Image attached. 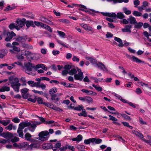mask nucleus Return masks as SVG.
<instances>
[{
  "label": "nucleus",
  "mask_w": 151,
  "mask_h": 151,
  "mask_svg": "<svg viewBox=\"0 0 151 151\" xmlns=\"http://www.w3.org/2000/svg\"><path fill=\"white\" fill-rule=\"evenodd\" d=\"M40 122H24L19 124V127L17 130V133L19 137L22 138L24 137L23 133V129L26 127H28L29 130L31 132H34L36 128V125H40Z\"/></svg>",
  "instance_id": "nucleus-1"
},
{
  "label": "nucleus",
  "mask_w": 151,
  "mask_h": 151,
  "mask_svg": "<svg viewBox=\"0 0 151 151\" xmlns=\"http://www.w3.org/2000/svg\"><path fill=\"white\" fill-rule=\"evenodd\" d=\"M9 82L11 86L14 91L17 92L19 91V87L21 84L19 82L18 78L13 77H11L9 78Z\"/></svg>",
  "instance_id": "nucleus-2"
},
{
  "label": "nucleus",
  "mask_w": 151,
  "mask_h": 151,
  "mask_svg": "<svg viewBox=\"0 0 151 151\" xmlns=\"http://www.w3.org/2000/svg\"><path fill=\"white\" fill-rule=\"evenodd\" d=\"M13 48L14 51L18 53L19 55H17V57L18 59L20 60H22L24 59V57L23 55L28 56L31 54V52L29 51L24 50H22L20 51L19 48L15 46H13Z\"/></svg>",
  "instance_id": "nucleus-3"
},
{
  "label": "nucleus",
  "mask_w": 151,
  "mask_h": 151,
  "mask_svg": "<svg viewBox=\"0 0 151 151\" xmlns=\"http://www.w3.org/2000/svg\"><path fill=\"white\" fill-rule=\"evenodd\" d=\"M91 63L94 65V66L97 67L102 70L104 71L108 72V69L105 67L104 65L101 63H97L96 60L93 59L91 58L89 60Z\"/></svg>",
  "instance_id": "nucleus-4"
},
{
  "label": "nucleus",
  "mask_w": 151,
  "mask_h": 151,
  "mask_svg": "<svg viewBox=\"0 0 151 151\" xmlns=\"http://www.w3.org/2000/svg\"><path fill=\"white\" fill-rule=\"evenodd\" d=\"M102 14L104 16L109 17H110L115 18L116 17L120 19H122L123 18L124 16L122 13L119 12L117 13L116 15L115 13H102Z\"/></svg>",
  "instance_id": "nucleus-5"
},
{
  "label": "nucleus",
  "mask_w": 151,
  "mask_h": 151,
  "mask_svg": "<svg viewBox=\"0 0 151 151\" xmlns=\"http://www.w3.org/2000/svg\"><path fill=\"white\" fill-rule=\"evenodd\" d=\"M39 139L41 141L47 140L49 138V133L47 131H42L38 134Z\"/></svg>",
  "instance_id": "nucleus-6"
},
{
  "label": "nucleus",
  "mask_w": 151,
  "mask_h": 151,
  "mask_svg": "<svg viewBox=\"0 0 151 151\" xmlns=\"http://www.w3.org/2000/svg\"><path fill=\"white\" fill-rule=\"evenodd\" d=\"M77 73L74 75V77L75 80L82 81L83 78V73L81 69L77 68Z\"/></svg>",
  "instance_id": "nucleus-7"
},
{
  "label": "nucleus",
  "mask_w": 151,
  "mask_h": 151,
  "mask_svg": "<svg viewBox=\"0 0 151 151\" xmlns=\"http://www.w3.org/2000/svg\"><path fill=\"white\" fill-rule=\"evenodd\" d=\"M57 89L56 88H53L51 89L49 91V94L51 96V99L53 100H55V97L57 96H60L62 95L61 93L58 94V95L54 94L57 92Z\"/></svg>",
  "instance_id": "nucleus-8"
},
{
  "label": "nucleus",
  "mask_w": 151,
  "mask_h": 151,
  "mask_svg": "<svg viewBox=\"0 0 151 151\" xmlns=\"http://www.w3.org/2000/svg\"><path fill=\"white\" fill-rule=\"evenodd\" d=\"M41 68L45 71H46L47 70V68L45 66V65L42 64H38L36 65L35 68V70L37 71L38 73H43L44 71L42 69H37L38 68Z\"/></svg>",
  "instance_id": "nucleus-9"
},
{
  "label": "nucleus",
  "mask_w": 151,
  "mask_h": 151,
  "mask_svg": "<svg viewBox=\"0 0 151 151\" xmlns=\"http://www.w3.org/2000/svg\"><path fill=\"white\" fill-rule=\"evenodd\" d=\"M132 133L135 135L139 137L144 142L150 145H151V140H147L145 139V138H144L143 135L140 133L134 130L132 131Z\"/></svg>",
  "instance_id": "nucleus-10"
},
{
  "label": "nucleus",
  "mask_w": 151,
  "mask_h": 151,
  "mask_svg": "<svg viewBox=\"0 0 151 151\" xmlns=\"http://www.w3.org/2000/svg\"><path fill=\"white\" fill-rule=\"evenodd\" d=\"M34 67L32 66V64L29 63L26 66V72L29 75L34 76L35 74L32 73V68Z\"/></svg>",
  "instance_id": "nucleus-11"
},
{
  "label": "nucleus",
  "mask_w": 151,
  "mask_h": 151,
  "mask_svg": "<svg viewBox=\"0 0 151 151\" xmlns=\"http://www.w3.org/2000/svg\"><path fill=\"white\" fill-rule=\"evenodd\" d=\"M17 24L15 27L17 30H19L24 25V22L21 20L18 19L16 21Z\"/></svg>",
  "instance_id": "nucleus-12"
},
{
  "label": "nucleus",
  "mask_w": 151,
  "mask_h": 151,
  "mask_svg": "<svg viewBox=\"0 0 151 151\" xmlns=\"http://www.w3.org/2000/svg\"><path fill=\"white\" fill-rule=\"evenodd\" d=\"M37 140H36L35 142H33L30 145H29V150H32L36 149L38 148L40 146V145L38 143L37 141Z\"/></svg>",
  "instance_id": "nucleus-13"
},
{
  "label": "nucleus",
  "mask_w": 151,
  "mask_h": 151,
  "mask_svg": "<svg viewBox=\"0 0 151 151\" xmlns=\"http://www.w3.org/2000/svg\"><path fill=\"white\" fill-rule=\"evenodd\" d=\"M13 136L12 134L9 132L3 133L0 134V136L9 140L12 138Z\"/></svg>",
  "instance_id": "nucleus-14"
},
{
  "label": "nucleus",
  "mask_w": 151,
  "mask_h": 151,
  "mask_svg": "<svg viewBox=\"0 0 151 151\" xmlns=\"http://www.w3.org/2000/svg\"><path fill=\"white\" fill-rule=\"evenodd\" d=\"M7 37L6 38L5 40L6 41H10L12 38L15 36L16 34L13 32H8L7 33Z\"/></svg>",
  "instance_id": "nucleus-15"
},
{
  "label": "nucleus",
  "mask_w": 151,
  "mask_h": 151,
  "mask_svg": "<svg viewBox=\"0 0 151 151\" xmlns=\"http://www.w3.org/2000/svg\"><path fill=\"white\" fill-rule=\"evenodd\" d=\"M61 146V143L60 142H58L55 144L54 147L52 146V149L53 151H62Z\"/></svg>",
  "instance_id": "nucleus-16"
},
{
  "label": "nucleus",
  "mask_w": 151,
  "mask_h": 151,
  "mask_svg": "<svg viewBox=\"0 0 151 151\" xmlns=\"http://www.w3.org/2000/svg\"><path fill=\"white\" fill-rule=\"evenodd\" d=\"M32 137L31 135L29 133H26L24 135V137L27 141H30L32 142H35L36 140L31 139Z\"/></svg>",
  "instance_id": "nucleus-17"
},
{
  "label": "nucleus",
  "mask_w": 151,
  "mask_h": 151,
  "mask_svg": "<svg viewBox=\"0 0 151 151\" xmlns=\"http://www.w3.org/2000/svg\"><path fill=\"white\" fill-rule=\"evenodd\" d=\"M21 149H23L26 150H29V145L26 142L20 143Z\"/></svg>",
  "instance_id": "nucleus-18"
},
{
  "label": "nucleus",
  "mask_w": 151,
  "mask_h": 151,
  "mask_svg": "<svg viewBox=\"0 0 151 151\" xmlns=\"http://www.w3.org/2000/svg\"><path fill=\"white\" fill-rule=\"evenodd\" d=\"M80 25L83 27L85 30L90 31H92L93 30V28L92 27L86 24L81 23L80 24Z\"/></svg>",
  "instance_id": "nucleus-19"
},
{
  "label": "nucleus",
  "mask_w": 151,
  "mask_h": 151,
  "mask_svg": "<svg viewBox=\"0 0 151 151\" xmlns=\"http://www.w3.org/2000/svg\"><path fill=\"white\" fill-rule=\"evenodd\" d=\"M82 139V136L81 134H79L76 137L72 138L71 140L73 141H76L78 143L81 141Z\"/></svg>",
  "instance_id": "nucleus-20"
},
{
  "label": "nucleus",
  "mask_w": 151,
  "mask_h": 151,
  "mask_svg": "<svg viewBox=\"0 0 151 151\" xmlns=\"http://www.w3.org/2000/svg\"><path fill=\"white\" fill-rule=\"evenodd\" d=\"M132 28V25H127L124 28L122 29V31L123 32H131V29Z\"/></svg>",
  "instance_id": "nucleus-21"
},
{
  "label": "nucleus",
  "mask_w": 151,
  "mask_h": 151,
  "mask_svg": "<svg viewBox=\"0 0 151 151\" xmlns=\"http://www.w3.org/2000/svg\"><path fill=\"white\" fill-rule=\"evenodd\" d=\"M42 147L44 149H48L52 148V145L51 143H47L42 145Z\"/></svg>",
  "instance_id": "nucleus-22"
},
{
  "label": "nucleus",
  "mask_w": 151,
  "mask_h": 151,
  "mask_svg": "<svg viewBox=\"0 0 151 151\" xmlns=\"http://www.w3.org/2000/svg\"><path fill=\"white\" fill-rule=\"evenodd\" d=\"M131 60L133 62L138 63H144V62L141 61V60L137 58L135 56H133L131 58Z\"/></svg>",
  "instance_id": "nucleus-23"
},
{
  "label": "nucleus",
  "mask_w": 151,
  "mask_h": 151,
  "mask_svg": "<svg viewBox=\"0 0 151 151\" xmlns=\"http://www.w3.org/2000/svg\"><path fill=\"white\" fill-rule=\"evenodd\" d=\"M41 20L42 21L50 25L53 24V23L51 21L45 17H42L41 19Z\"/></svg>",
  "instance_id": "nucleus-24"
},
{
  "label": "nucleus",
  "mask_w": 151,
  "mask_h": 151,
  "mask_svg": "<svg viewBox=\"0 0 151 151\" xmlns=\"http://www.w3.org/2000/svg\"><path fill=\"white\" fill-rule=\"evenodd\" d=\"M15 5L12 4V5H8L4 9L5 11H9L15 9Z\"/></svg>",
  "instance_id": "nucleus-25"
},
{
  "label": "nucleus",
  "mask_w": 151,
  "mask_h": 151,
  "mask_svg": "<svg viewBox=\"0 0 151 151\" xmlns=\"http://www.w3.org/2000/svg\"><path fill=\"white\" fill-rule=\"evenodd\" d=\"M10 122V120L9 119L6 120H0V123L4 126H6Z\"/></svg>",
  "instance_id": "nucleus-26"
},
{
  "label": "nucleus",
  "mask_w": 151,
  "mask_h": 151,
  "mask_svg": "<svg viewBox=\"0 0 151 151\" xmlns=\"http://www.w3.org/2000/svg\"><path fill=\"white\" fill-rule=\"evenodd\" d=\"M94 139L93 138H89L88 139H85L84 143L86 145H88L91 143L94 142Z\"/></svg>",
  "instance_id": "nucleus-27"
},
{
  "label": "nucleus",
  "mask_w": 151,
  "mask_h": 151,
  "mask_svg": "<svg viewBox=\"0 0 151 151\" xmlns=\"http://www.w3.org/2000/svg\"><path fill=\"white\" fill-rule=\"evenodd\" d=\"M114 40L118 42L119 44L118 45V46L120 47H122L123 46V45L122 43V41L121 39L120 38L115 37L114 38Z\"/></svg>",
  "instance_id": "nucleus-28"
},
{
  "label": "nucleus",
  "mask_w": 151,
  "mask_h": 151,
  "mask_svg": "<svg viewBox=\"0 0 151 151\" xmlns=\"http://www.w3.org/2000/svg\"><path fill=\"white\" fill-rule=\"evenodd\" d=\"M92 86L97 91L101 92L102 91L103 88L102 87L99 85H95L94 84H93Z\"/></svg>",
  "instance_id": "nucleus-29"
},
{
  "label": "nucleus",
  "mask_w": 151,
  "mask_h": 151,
  "mask_svg": "<svg viewBox=\"0 0 151 151\" xmlns=\"http://www.w3.org/2000/svg\"><path fill=\"white\" fill-rule=\"evenodd\" d=\"M128 20L129 21L130 23L132 24H135L137 23L136 19L134 17H130L128 19Z\"/></svg>",
  "instance_id": "nucleus-30"
},
{
  "label": "nucleus",
  "mask_w": 151,
  "mask_h": 151,
  "mask_svg": "<svg viewBox=\"0 0 151 151\" xmlns=\"http://www.w3.org/2000/svg\"><path fill=\"white\" fill-rule=\"evenodd\" d=\"M77 69H76L75 68L71 69L69 71V74L70 75H75L77 73Z\"/></svg>",
  "instance_id": "nucleus-31"
},
{
  "label": "nucleus",
  "mask_w": 151,
  "mask_h": 151,
  "mask_svg": "<svg viewBox=\"0 0 151 151\" xmlns=\"http://www.w3.org/2000/svg\"><path fill=\"white\" fill-rule=\"evenodd\" d=\"M27 39L25 37H19L16 39V40L17 41L23 42L26 41Z\"/></svg>",
  "instance_id": "nucleus-32"
},
{
  "label": "nucleus",
  "mask_w": 151,
  "mask_h": 151,
  "mask_svg": "<svg viewBox=\"0 0 151 151\" xmlns=\"http://www.w3.org/2000/svg\"><path fill=\"white\" fill-rule=\"evenodd\" d=\"M85 101L87 103L90 104L93 102V99L92 98L89 96H86Z\"/></svg>",
  "instance_id": "nucleus-33"
},
{
  "label": "nucleus",
  "mask_w": 151,
  "mask_h": 151,
  "mask_svg": "<svg viewBox=\"0 0 151 151\" xmlns=\"http://www.w3.org/2000/svg\"><path fill=\"white\" fill-rule=\"evenodd\" d=\"M135 24L134 28L137 29H139L142 26L143 24L142 22L137 23H137H136Z\"/></svg>",
  "instance_id": "nucleus-34"
},
{
  "label": "nucleus",
  "mask_w": 151,
  "mask_h": 151,
  "mask_svg": "<svg viewBox=\"0 0 151 151\" xmlns=\"http://www.w3.org/2000/svg\"><path fill=\"white\" fill-rule=\"evenodd\" d=\"M2 53H0V58H2L4 57L7 53V51L5 49H3L1 50Z\"/></svg>",
  "instance_id": "nucleus-35"
},
{
  "label": "nucleus",
  "mask_w": 151,
  "mask_h": 151,
  "mask_svg": "<svg viewBox=\"0 0 151 151\" xmlns=\"http://www.w3.org/2000/svg\"><path fill=\"white\" fill-rule=\"evenodd\" d=\"M77 148L80 151H83L84 150L85 147L83 145H78L76 146Z\"/></svg>",
  "instance_id": "nucleus-36"
},
{
  "label": "nucleus",
  "mask_w": 151,
  "mask_h": 151,
  "mask_svg": "<svg viewBox=\"0 0 151 151\" xmlns=\"http://www.w3.org/2000/svg\"><path fill=\"white\" fill-rule=\"evenodd\" d=\"M57 32L59 36L62 38H64L65 35V34L63 32L58 30L57 31Z\"/></svg>",
  "instance_id": "nucleus-37"
},
{
  "label": "nucleus",
  "mask_w": 151,
  "mask_h": 151,
  "mask_svg": "<svg viewBox=\"0 0 151 151\" xmlns=\"http://www.w3.org/2000/svg\"><path fill=\"white\" fill-rule=\"evenodd\" d=\"M148 3L146 1H144L143 2V5L141 7V9H146V6H148Z\"/></svg>",
  "instance_id": "nucleus-38"
},
{
  "label": "nucleus",
  "mask_w": 151,
  "mask_h": 151,
  "mask_svg": "<svg viewBox=\"0 0 151 151\" xmlns=\"http://www.w3.org/2000/svg\"><path fill=\"white\" fill-rule=\"evenodd\" d=\"M123 10L126 14L129 15L131 13V11L130 10H128L126 7L123 8Z\"/></svg>",
  "instance_id": "nucleus-39"
},
{
  "label": "nucleus",
  "mask_w": 151,
  "mask_h": 151,
  "mask_svg": "<svg viewBox=\"0 0 151 151\" xmlns=\"http://www.w3.org/2000/svg\"><path fill=\"white\" fill-rule=\"evenodd\" d=\"M95 140H94V142L95 144H100L102 142V140L98 138L96 139L95 138H93Z\"/></svg>",
  "instance_id": "nucleus-40"
},
{
  "label": "nucleus",
  "mask_w": 151,
  "mask_h": 151,
  "mask_svg": "<svg viewBox=\"0 0 151 151\" xmlns=\"http://www.w3.org/2000/svg\"><path fill=\"white\" fill-rule=\"evenodd\" d=\"M1 92H4L5 91H8L10 90V88L8 86H4L2 88Z\"/></svg>",
  "instance_id": "nucleus-41"
},
{
  "label": "nucleus",
  "mask_w": 151,
  "mask_h": 151,
  "mask_svg": "<svg viewBox=\"0 0 151 151\" xmlns=\"http://www.w3.org/2000/svg\"><path fill=\"white\" fill-rule=\"evenodd\" d=\"M83 109V107L82 105H79L77 107L74 108L75 110L78 111L81 110Z\"/></svg>",
  "instance_id": "nucleus-42"
},
{
  "label": "nucleus",
  "mask_w": 151,
  "mask_h": 151,
  "mask_svg": "<svg viewBox=\"0 0 151 151\" xmlns=\"http://www.w3.org/2000/svg\"><path fill=\"white\" fill-rule=\"evenodd\" d=\"M43 27H44L45 29L47 30L50 32H52V29L51 28L50 26L46 24H44V26H43Z\"/></svg>",
  "instance_id": "nucleus-43"
},
{
  "label": "nucleus",
  "mask_w": 151,
  "mask_h": 151,
  "mask_svg": "<svg viewBox=\"0 0 151 151\" xmlns=\"http://www.w3.org/2000/svg\"><path fill=\"white\" fill-rule=\"evenodd\" d=\"M26 26L27 27H29L30 26L33 24V22L32 21H27L25 22Z\"/></svg>",
  "instance_id": "nucleus-44"
},
{
  "label": "nucleus",
  "mask_w": 151,
  "mask_h": 151,
  "mask_svg": "<svg viewBox=\"0 0 151 151\" xmlns=\"http://www.w3.org/2000/svg\"><path fill=\"white\" fill-rule=\"evenodd\" d=\"M81 7H82L83 8H84L85 9V10L84 12H85L86 13H87L88 14H91V11H89L87 9V8L84 5H81Z\"/></svg>",
  "instance_id": "nucleus-45"
},
{
  "label": "nucleus",
  "mask_w": 151,
  "mask_h": 151,
  "mask_svg": "<svg viewBox=\"0 0 151 151\" xmlns=\"http://www.w3.org/2000/svg\"><path fill=\"white\" fill-rule=\"evenodd\" d=\"M133 14L134 15L137 16L139 17L142 15V13L137 11H134L133 13Z\"/></svg>",
  "instance_id": "nucleus-46"
},
{
  "label": "nucleus",
  "mask_w": 151,
  "mask_h": 151,
  "mask_svg": "<svg viewBox=\"0 0 151 151\" xmlns=\"http://www.w3.org/2000/svg\"><path fill=\"white\" fill-rule=\"evenodd\" d=\"M34 23L36 25L38 26H41V27H43V26H44L45 24L42 22H40L37 21H35L34 22Z\"/></svg>",
  "instance_id": "nucleus-47"
},
{
  "label": "nucleus",
  "mask_w": 151,
  "mask_h": 151,
  "mask_svg": "<svg viewBox=\"0 0 151 151\" xmlns=\"http://www.w3.org/2000/svg\"><path fill=\"white\" fill-rule=\"evenodd\" d=\"M10 142V141L9 139L6 140L3 139L1 140H0V143L3 144H5L6 143H9Z\"/></svg>",
  "instance_id": "nucleus-48"
},
{
  "label": "nucleus",
  "mask_w": 151,
  "mask_h": 151,
  "mask_svg": "<svg viewBox=\"0 0 151 151\" xmlns=\"http://www.w3.org/2000/svg\"><path fill=\"white\" fill-rule=\"evenodd\" d=\"M122 123L123 124V125L125 126L128 127L131 129H132L133 127L132 126L129 125L128 122H122Z\"/></svg>",
  "instance_id": "nucleus-49"
},
{
  "label": "nucleus",
  "mask_w": 151,
  "mask_h": 151,
  "mask_svg": "<svg viewBox=\"0 0 151 151\" xmlns=\"http://www.w3.org/2000/svg\"><path fill=\"white\" fill-rule=\"evenodd\" d=\"M129 0H114V3H122L123 2L127 3L129 1Z\"/></svg>",
  "instance_id": "nucleus-50"
},
{
  "label": "nucleus",
  "mask_w": 151,
  "mask_h": 151,
  "mask_svg": "<svg viewBox=\"0 0 151 151\" xmlns=\"http://www.w3.org/2000/svg\"><path fill=\"white\" fill-rule=\"evenodd\" d=\"M10 139H11V142L13 143L17 142L19 140V138L16 137H15L13 138H12Z\"/></svg>",
  "instance_id": "nucleus-51"
},
{
  "label": "nucleus",
  "mask_w": 151,
  "mask_h": 151,
  "mask_svg": "<svg viewBox=\"0 0 151 151\" xmlns=\"http://www.w3.org/2000/svg\"><path fill=\"white\" fill-rule=\"evenodd\" d=\"M13 146L16 148L21 149L20 143L17 144L16 143H14L13 144Z\"/></svg>",
  "instance_id": "nucleus-52"
},
{
  "label": "nucleus",
  "mask_w": 151,
  "mask_h": 151,
  "mask_svg": "<svg viewBox=\"0 0 151 151\" xmlns=\"http://www.w3.org/2000/svg\"><path fill=\"white\" fill-rule=\"evenodd\" d=\"M121 116L123 117L124 119H126L128 120H130L131 119L130 117L129 116H127V115L123 114H121Z\"/></svg>",
  "instance_id": "nucleus-53"
},
{
  "label": "nucleus",
  "mask_w": 151,
  "mask_h": 151,
  "mask_svg": "<svg viewBox=\"0 0 151 151\" xmlns=\"http://www.w3.org/2000/svg\"><path fill=\"white\" fill-rule=\"evenodd\" d=\"M111 114H116L118 115L117 117L118 118H119V116H122L121 114H120L118 112L115 111L114 112H109Z\"/></svg>",
  "instance_id": "nucleus-54"
},
{
  "label": "nucleus",
  "mask_w": 151,
  "mask_h": 151,
  "mask_svg": "<svg viewBox=\"0 0 151 151\" xmlns=\"http://www.w3.org/2000/svg\"><path fill=\"white\" fill-rule=\"evenodd\" d=\"M28 89L26 88L21 89V92L22 94L26 93L28 91Z\"/></svg>",
  "instance_id": "nucleus-55"
},
{
  "label": "nucleus",
  "mask_w": 151,
  "mask_h": 151,
  "mask_svg": "<svg viewBox=\"0 0 151 151\" xmlns=\"http://www.w3.org/2000/svg\"><path fill=\"white\" fill-rule=\"evenodd\" d=\"M113 36V35L111 32H107L106 34V37L107 38L112 37Z\"/></svg>",
  "instance_id": "nucleus-56"
},
{
  "label": "nucleus",
  "mask_w": 151,
  "mask_h": 151,
  "mask_svg": "<svg viewBox=\"0 0 151 151\" xmlns=\"http://www.w3.org/2000/svg\"><path fill=\"white\" fill-rule=\"evenodd\" d=\"M112 80V78H106V79L105 80V81H103L104 82H106L107 83H111V82Z\"/></svg>",
  "instance_id": "nucleus-57"
},
{
  "label": "nucleus",
  "mask_w": 151,
  "mask_h": 151,
  "mask_svg": "<svg viewBox=\"0 0 151 151\" xmlns=\"http://www.w3.org/2000/svg\"><path fill=\"white\" fill-rule=\"evenodd\" d=\"M22 97L24 99H27L30 96V94L29 93H24L22 94Z\"/></svg>",
  "instance_id": "nucleus-58"
},
{
  "label": "nucleus",
  "mask_w": 151,
  "mask_h": 151,
  "mask_svg": "<svg viewBox=\"0 0 151 151\" xmlns=\"http://www.w3.org/2000/svg\"><path fill=\"white\" fill-rule=\"evenodd\" d=\"M109 116L110 117L109 119L110 120L113 121H117L118 120V119L116 118L111 115H109Z\"/></svg>",
  "instance_id": "nucleus-59"
},
{
  "label": "nucleus",
  "mask_w": 151,
  "mask_h": 151,
  "mask_svg": "<svg viewBox=\"0 0 151 151\" xmlns=\"http://www.w3.org/2000/svg\"><path fill=\"white\" fill-rule=\"evenodd\" d=\"M38 103L39 104H42L43 103L42 99L40 97H38L37 99Z\"/></svg>",
  "instance_id": "nucleus-60"
},
{
  "label": "nucleus",
  "mask_w": 151,
  "mask_h": 151,
  "mask_svg": "<svg viewBox=\"0 0 151 151\" xmlns=\"http://www.w3.org/2000/svg\"><path fill=\"white\" fill-rule=\"evenodd\" d=\"M68 149L71 150L72 151H75V149L74 146L70 145H68Z\"/></svg>",
  "instance_id": "nucleus-61"
},
{
  "label": "nucleus",
  "mask_w": 151,
  "mask_h": 151,
  "mask_svg": "<svg viewBox=\"0 0 151 151\" xmlns=\"http://www.w3.org/2000/svg\"><path fill=\"white\" fill-rule=\"evenodd\" d=\"M13 128V126L12 124H9L8 126L6 127V129L9 130V131L11 130Z\"/></svg>",
  "instance_id": "nucleus-62"
},
{
  "label": "nucleus",
  "mask_w": 151,
  "mask_h": 151,
  "mask_svg": "<svg viewBox=\"0 0 151 151\" xmlns=\"http://www.w3.org/2000/svg\"><path fill=\"white\" fill-rule=\"evenodd\" d=\"M12 121L15 123H18L19 122L20 120L17 117H16L13 119Z\"/></svg>",
  "instance_id": "nucleus-63"
},
{
  "label": "nucleus",
  "mask_w": 151,
  "mask_h": 151,
  "mask_svg": "<svg viewBox=\"0 0 151 151\" xmlns=\"http://www.w3.org/2000/svg\"><path fill=\"white\" fill-rule=\"evenodd\" d=\"M72 60H73V61H76L77 62H78L79 61V59L76 56H74L73 57V58H72Z\"/></svg>",
  "instance_id": "nucleus-64"
}]
</instances>
